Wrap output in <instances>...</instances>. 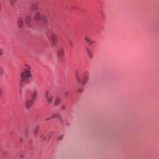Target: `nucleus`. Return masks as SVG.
I'll return each instance as SVG.
<instances>
[{
	"mask_svg": "<svg viewBox=\"0 0 159 159\" xmlns=\"http://www.w3.org/2000/svg\"><path fill=\"white\" fill-rule=\"evenodd\" d=\"M10 0V2L11 3H15V2L16 1V0Z\"/></svg>",
	"mask_w": 159,
	"mask_h": 159,
	"instance_id": "obj_18",
	"label": "nucleus"
},
{
	"mask_svg": "<svg viewBox=\"0 0 159 159\" xmlns=\"http://www.w3.org/2000/svg\"><path fill=\"white\" fill-rule=\"evenodd\" d=\"M67 92H66V94H67Z\"/></svg>",
	"mask_w": 159,
	"mask_h": 159,
	"instance_id": "obj_24",
	"label": "nucleus"
},
{
	"mask_svg": "<svg viewBox=\"0 0 159 159\" xmlns=\"http://www.w3.org/2000/svg\"><path fill=\"white\" fill-rule=\"evenodd\" d=\"M38 94V93L37 91H35L33 92L32 95V99L34 101L36 99Z\"/></svg>",
	"mask_w": 159,
	"mask_h": 159,
	"instance_id": "obj_11",
	"label": "nucleus"
},
{
	"mask_svg": "<svg viewBox=\"0 0 159 159\" xmlns=\"http://www.w3.org/2000/svg\"><path fill=\"white\" fill-rule=\"evenodd\" d=\"M81 91V89H79L78 90V92H80Z\"/></svg>",
	"mask_w": 159,
	"mask_h": 159,
	"instance_id": "obj_23",
	"label": "nucleus"
},
{
	"mask_svg": "<svg viewBox=\"0 0 159 159\" xmlns=\"http://www.w3.org/2000/svg\"><path fill=\"white\" fill-rule=\"evenodd\" d=\"M63 138L64 135H62L58 137L57 138V139L58 140H62V139H63Z\"/></svg>",
	"mask_w": 159,
	"mask_h": 159,
	"instance_id": "obj_16",
	"label": "nucleus"
},
{
	"mask_svg": "<svg viewBox=\"0 0 159 159\" xmlns=\"http://www.w3.org/2000/svg\"><path fill=\"white\" fill-rule=\"evenodd\" d=\"M39 129V127L38 126L36 127L35 130V134H36Z\"/></svg>",
	"mask_w": 159,
	"mask_h": 159,
	"instance_id": "obj_17",
	"label": "nucleus"
},
{
	"mask_svg": "<svg viewBox=\"0 0 159 159\" xmlns=\"http://www.w3.org/2000/svg\"><path fill=\"white\" fill-rule=\"evenodd\" d=\"M3 53V51L1 49L0 50V56H1V55H2V54Z\"/></svg>",
	"mask_w": 159,
	"mask_h": 159,
	"instance_id": "obj_19",
	"label": "nucleus"
},
{
	"mask_svg": "<svg viewBox=\"0 0 159 159\" xmlns=\"http://www.w3.org/2000/svg\"><path fill=\"white\" fill-rule=\"evenodd\" d=\"M64 49L63 48H59L57 51V55L60 57H62L64 55Z\"/></svg>",
	"mask_w": 159,
	"mask_h": 159,
	"instance_id": "obj_6",
	"label": "nucleus"
},
{
	"mask_svg": "<svg viewBox=\"0 0 159 159\" xmlns=\"http://www.w3.org/2000/svg\"><path fill=\"white\" fill-rule=\"evenodd\" d=\"M57 118L59 121L61 122V124H62L63 122V120L62 117L60 115L58 114H54L52 115L51 117L50 118H47L45 120H48L50 119L53 118Z\"/></svg>",
	"mask_w": 159,
	"mask_h": 159,
	"instance_id": "obj_3",
	"label": "nucleus"
},
{
	"mask_svg": "<svg viewBox=\"0 0 159 159\" xmlns=\"http://www.w3.org/2000/svg\"><path fill=\"white\" fill-rule=\"evenodd\" d=\"M84 39L85 41L89 44H93L95 43L94 41L91 40L88 36H85Z\"/></svg>",
	"mask_w": 159,
	"mask_h": 159,
	"instance_id": "obj_7",
	"label": "nucleus"
},
{
	"mask_svg": "<svg viewBox=\"0 0 159 159\" xmlns=\"http://www.w3.org/2000/svg\"><path fill=\"white\" fill-rule=\"evenodd\" d=\"M66 125L68 126L69 125V123L68 122L66 123Z\"/></svg>",
	"mask_w": 159,
	"mask_h": 159,
	"instance_id": "obj_22",
	"label": "nucleus"
},
{
	"mask_svg": "<svg viewBox=\"0 0 159 159\" xmlns=\"http://www.w3.org/2000/svg\"><path fill=\"white\" fill-rule=\"evenodd\" d=\"M24 66V70L21 72L20 75V85H22L24 83H26L28 81L29 79L32 76L31 66L27 64H25Z\"/></svg>",
	"mask_w": 159,
	"mask_h": 159,
	"instance_id": "obj_1",
	"label": "nucleus"
},
{
	"mask_svg": "<svg viewBox=\"0 0 159 159\" xmlns=\"http://www.w3.org/2000/svg\"><path fill=\"white\" fill-rule=\"evenodd\" d=\"M41 18V14L38 12H37L35 15L34 17V19L36 21H38L40 20Z\"/></svg>",
	"mask_w": 159,
	"mask_h": 159,
	"instance_id": "obj_10",
	"label": "nucleus"
},
{
	"mask_svg": "<svg viewBox=\"0 0 159 159\" xmlns=\"http://www.w3.org/2000/svg\"><path fill=\"white\" fill-rule=\"evenodd\" d=\"M65 108V105H62L61 107L62 109L63 110Z\"/></svg>",
	"mask_w": 159,
	"mask_h": 159,
	"instance_id": "obj_20",
	"label": "nucleus"
},
{
	"mask_svg": "<svg viewBox=\"0 0 159 159\" xmlns=\"http://www.w3.org/2000/svg\"><path fill=\"white\" fill-rule=\"evenodd\" d=\"M89 79V76L87 74H85L84 76L82 81V84L84 85V84H86L88 80Z\"/></svg>",
	"mask_w": 159,
	"mask_h": 159,
	"instance_id": "obj_9",
	"label": "nucleus"
},
{
	"mask_svg": "<svg viewBox=\"0 0 159 159\" xmlns=\"http://www.w3.org/2000/svg\"><path fill=\"white\" fill-rule=\"evenodd\" d=\"M61 102V99L59 98H57L55 101L54 104L56 106H57Z\"/></svg>",
	"mask_w": 159,
	"mask_h": 159,
	"instance_id": "obj_13",
	"label": "nucleus"
},
{
	"mask_svg": "<svg viewBox=\"0 0 159 159\" xmlns=\"http://www.w3.org/2000/svg\"><path fill=\"white\" fill-rule=\"evenodd\" d=\"M87 53L88 56L90 59H92L93 58V54L91 49L87 48Z\"/></svg>",
	"mask_w": 159,
	"mask_h": 159,
	"instance_id": "obj_8",
	"label": "nucleus"
},
{
	"mask_svg": "<svg viewBox=\"0 0 159 159\" xmlns=\"http://www.w3.org/2000/svg\"><path fill=\"white\" fill-rule=\"evenodd\" d=\"M45 98L48 103L51 104L54 98V95L53 93L51 91H46L45 93Z\"/></svg>",
	"mask_w": 159,
	"mask_h": 159,
	"instance_id": "obj_2",
	"label": "nucleus"
},
{
	"mask_svg": "<svg viewBox=\"0 0 159 159\" xmlns=\"http://www.w3.org/2000/svg\"><path fill=\"white\" fill-rule=\"evenodd\" d=\"M31 20V18L29 16H27L25 18V22L26 24H29Z\"/></svg>",
	"mask_w": 159,
	"mask_h": 159,
	"instance_id": "obj_14",
	"label": "nucleus"
},
{
	"mask_svg": "<svg viewBox=\"0 0 159 159\" xmlns=\"http://www.w3.org/2000/svg\"><path fill=\"white\" fill-rule=\"evenodd\" d=\"M75 77L76 79L78 81H80V75L78 72H76L75 73Z\"/></svg>",
	"mask_w": 159,
	"mask_h": 159,
	"instance_id": "obj_15",
	"label": "nucleus"
},
{
	"mask_svg": "<svg viewBox=\"0 0 159 159\" xmlns=\"http://www.w3.org/2000/svg\"><path fill=\"white\" fill-rule=\"evenodd\" d=\"M34 100L32 99H28L25 102V107L27 109H29L33 105Z\"/></svg>",
	"mask_w": 159,
	"mask_h": 159,
	"instance_id": "obj_4",
	"label": "nucleus"
},
{
	"mask_svg": "<svg viewBox=\"0 0 159 159\" xmlns=\"http://www.w3.org/2000/svg\"><path fill=\"white\" fill-rule=\"evenodd\" d=\"M2 91L1 90H0V94L1 95H2Z\"/></svg>",
	"mask_w": 159,
	"mask_h": 159,
	"instance_id": "obj_21",
	"label": "nucleus"
},
{
	"mask_svg": "<svg viewBox=\"0 0 159 159\" xmlns=\"http://www.w3.org/2000/svg\"><path fill=\"white\" fill-rule=\"evenodd\" d=\"M17 25L19 28H22L24 25V21L21 17H19L17 20Z\"/></svg>",
	"mask_w": 159,
	"mask_h": 159,
	"instance_id": "obj_5",
	"label": "nucleus"
},
{
	"mask_svg": "<svg viewBox=\"0 0 159 159\" xmlns=\"http://www.w3.org/2000/svg\"><path fill=\"white\" fill-rule=\"evenodd\" d=\"M51 40L53 43H56L57 39V36L55 34H52L51 37Z\"/></svg>",
	"mask_w": 159,
	"mask_h": 159,
	"instance_id": "obj_12",
	"label": "nucleus"
}]
</instances>
